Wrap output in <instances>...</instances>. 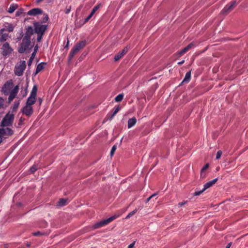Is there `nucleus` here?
<instances>
[{"instance_id": "nucleus-1", "label": "nucleus", "mask_w": 248, "mask_h": 248, "mask_svg": "<svg viewBox=\"0 0 248 248\" xmlns=\"http://www.w3.org/2000/svg\"><path fill=\"white\" fill-rule=\"evenodd\" d=\"M19 87L18 85L14 87L13 81L12 79L7 81L2 87L1 91L5 95H8V101L11 102L16 97L18 93Z\"/></svg>"}, {"instance_id": "nucleus-2", "label": "nucleus", "mask_w": 248, "mask_h": 248, "mask_svg": "<svg viewBox=\"0 0 248 248\" xmlns=\"http://www.w3.org/2000/svg\"><path fill=\"white\" fill-rule=\"evenodd\" d=\"M15 118V114L9 112L3 118L0 126L2 127H7L12 126Z\"/></svg>"}, {"instance_id": "nucleus-3", "label": "nucleus", "mask_w": 248, "mask_h": 248, "mask_svg": "<svg viewBox=\"0 0 248 248\" xmlns=\"http://www.w3.org/2000/svg\"><path fill=\"white\" fill-rule=\"evenodd\" d=\"M37 88L36 86H34L32 89L29 97L27 99L26 105L32 106L36 101Z\"/></svg>"}, {"instance_id": "nucleus-4", "label": "nucleus", "mask_w": 248, "mask_h": 248, "mask_svg": "<svg viewBox=\"0 0 248 248\" xmlns=\"http://www.w3.org/2000/svg\"><path fill=\"white\" fill-rule=\"evenodd\" d=\"M26 68V62L21 61L17 63L15 67L14 73L16 76H21Z\"/></svg>"}, {"instance_id": "nucleus-5", "label": "nucleus", "mask_w": 248, "mask_h": 248, "mask_svg": "<svg viewBox=\"0 0 248 248\" xmlns=\"http://www.w3.org/2000/svg\"><path fill=\"white\" fill-rule=\"evenodd\" d=\"M30 43V37L25 35L23 38L22 42L18 49V52L20 53H24L29 48Z\"/></svg>"}, {"instance_id": "nucleus-6", "label": "nucleus", "mask_w": 248, "mask_h": 248, "mask_svg": "<svg viewBox=\"0 0 248 248\" xmlns=\"http://www.w3.org/2000/svg\"><path fill=\"white\" fill-rule=\"evenodd\" d=\"M116 217H117L116 216H114L111 217L107 219L102 220L95 223L93 226V227L94 229L100 228L103 226H104L107 225L109 223H110V222H111L112 221H113V220L116 219Z\"/></svg>"}, {"instance_id": "nucleus-7", "label": "nucleus", "mask_w": 248, "mask_h": 248, "mask_svg": "<svg viewBox=\"0 0 248 248\" xmlns=\"http://www.w3.org/2000/svg\"><path fill=\"white\" fill-rule=\"evenodd\" d=\"M13 133L12 129L9 127L0 128V138L2 140L12 136Z\"/></svg>"}, {"instance_id": "nucleus-8", "label": "nucleus", "mask_w": 248, "mask_h": 248, "mask_svg": "<svg viewBox=\"0 0 248 248\" xmlns=\"http://www.w3.org/2000/svg\"><path fill=\"white\" fill-rule=\"evenodd\" d=\"M1 49L2 50V55L5 57L9 55L13 51V49L10 46L9 43L7 42L3 44Z\"/></svg>"}, {"instance_id": "nucleus-9", "label": "nucleus", "mask_w": 248, "mask_h": 248, "mask_svg": "<svg viewBox=\"0 0 248 248\" xmlns=\"http://www.w3.org/2000/svg\"><path fill=\"white\" fill-rule=\"evenodd\" d=\"M46 29V26L45 25H42L39 23L34 24V30L37 34H43Z\"/></svg>"}, {"instance_id": "nucleus-10", "label": "nucleus", "mask_w": 248, "mask_h": 248, "mask_svg": "<svg viewBox=\"0 0 248 248\" xmlns=\"http://www.w3.org/2000/svg\"><path fill=\"white\" fill-rule=\"evenodd\" d=\"M21 112L28 117L31 116L33 113L32 106L26 105L21 110Z\"/></svg>"}, {"instance_id": "nucleus-11", "label": "nucleus", "mask_w": 248, "mask_h": 248, "mask_svg": "<svg viewBox=\"0 0 248 248\" xmlns=\"http://www.w3.org/2000/svg\"><path fill=\"white\" fill-rule=\"evenodd\" d=\"M127 47H124L121 52H119L114 57V61H117L120 60L124 55H125L128 51Z\"/></svg>"}, {"instance_id": "nucleus-12", "label": "nucleus", "mask_w": 248, "mask_h": 248, "mask_svg": "<svg viewBox=\"0 0 248 248\" xmlns=\"http://www.w3.org/2000/svg\"><path fill=\"white\" fill-rule=\"evenodd\" d=\"M42 11L39 8H34L30 11L27 13V15L29 16H36L37 15L42 14Z\"/></svg>"}, {"instance_id": "nucleus-13", "label": "nucleus", "mask_w": 248, "mask_h": 248, "mask_svg": "<svg viewBox=\"0 0 248 248\" xmlns=\"http://www.w3.org/2000/svg\"><path fill=\"white\" fill-rule=\"evenodd\" d=\"M99 8V5L95 6L93 8L90 14L85 18V22H88L91 19V18L93 16L94 14V13Z\"/></svg>"}, {"instance_id": "nucleus-14", "label": "nucleus", "mask_w": 248, "mask_h": 248, "mask_svg": "<svg viewBox=\"0 0 248 248\" xmlns=\"http://www.w3.org/2000/svg\"><path fill=\"white\" fill-rule=\"evenodd\" d=\"M217 181V178H215L213 179V180L210 181L208 182L207 183H205L203 186V188L204 189H207V188H209L211 186H212L213 185H214Z\"/></svg>"}, {"instance_id": "nucleus-15", "label": "nucleus", "mask_w": 248, "mask_h": 248, "mask_svg": "<svg viewBox=\"0 0 248 248\" xmlns=\"http://www.w3.org/2000/svg\"><path fill=\"white\" fill-rule=\"evenodd\" d=\"M137 122V119L135 117L129 119L127 122L128 128H130L133 126Z\"/></svg>"}, {"instance_id": "nucleus-16", "label": "nucleus", "mask_w": 248, "mask_h": 248, "mask_svg": "<svg viewBox=\"0 0 248 248\" xmlns=\"http://www.w3.org/2000/svg\"><path fill=\"white\" fill-rule=\"evenodd\" d=\"M191 78V71L187 72L185 75V78L180 84H182L183 83H188Z\"/></svg>"}, {"instance_id": "nucleus-17", "label": "nucleus", "mask_w": 248, "mask_h": 248, "mask_svg": "<svg viewBox=\"0 0 248 248\" xmlns=\"http://www.w3.org/2000/svg\"><path fill=\"white\" fill-rule=\"evenodd\" d=\"M86 42L85 41H82L75 45L74 47H75L77 49H78L79 51L86 46Z\"/></svg>"}, {"instance_id": "nucleus-18", "label": "nucleus", "mask_w": 248, "mask_h": 248, "mask_svg": "<svg viewBox=\"0 0 248 248\" xmlns=\"http://www.w3.org/2000/svg\"><path fill=\"white\" fill-rule=\"evenodd\" d=\"M79 51L78 49H77L75 47H74L71 50L69 55V59L71 60L73 57Z\"/></svg>"}, {"instance_id": "nucleus-19", "label": "nucleus", "mask_w": 248, "mask_h": 248, "mask_svg": "<svg viewBox=\"0 0 248 248\" xmlns=\"http://www.w3.org/2000/svg\"><path fill=\"white\" fill-rule=\"evenodd\" d=\"M46 65V63L45 62H41L38 64L36 69L35 74H36L45 68Z\"/></svg>"}, {"instance_id": "nucleus-20", "label": "nucleus", "mask_w": 248, "mask_h": 248, "mask_svg": "<svg viewBox=\"0 0 248 248\" xmlns=\"http://www.w3.org/2000/svg\"><path fill=\"white\" fill-rule=\"evenodd\" d=\"M18 7V5L16 3H12L8 10V13H13Z\"/></svg>"}, {"instance_id": "nucleus-21", "label": "nucleus", "mask_w": 248, "mask_h": 248, "mask_svg": "<svg viewBox=\"0 0 248 248\" xmlns=\"http://www.w3.org/2000/svg\"><path fill=\"white\" fill-rule=\"evenodd\" d=\"M19 101H17L15 102L13 107L12 108L13 113H15L16 111V110L19 106Z\"/></svg>"}, {"instance_id": "nucleus-22", "label": "nucleus", "mask_w": 248, "mask_h": 248, "mask_svg": "<svg viewBox=\"0 0 248 248\" xmlns=\"http://www.w3.org/2000/svg\"><path fill=\"white\" fill-rule=\"evenodd\" d=\"M124 98V94L121 93L116 96L115 98V101L117 102L121 101Z\"/></svg>"}, {"instance_id": "nucleus-23", "label": "nucleus", "mask_w": 248, "mask_h": 248, "mask_svg": "<svg viewBox=\"0 0 248 248\" xmlns=\"http://www.w3.org/2000/svg\"><path fill=\"white\" fill-rule=\"evenodd\" d=\"M6 30L8 31L9 32H11L13 31L14 27L11 24H8L7 26H5Z\"/></svg>"}, {"instance_id": "nucleus-24", "label": "nucleus", "mask_w": 248, "mask_h": 248, "mask_svg": "<svg viewBox=\"0 0 248 248\" xmlns=\"http://www.w3.org/2000/svg\"><path fill=\"white\" fill-rule=\"evenodd\" d=\"M66 200L64 199H60L58 205L60 206H63L66 204Z\"/></svg>"}, {"instance_id": "nucleus-25", "label": "nucleus", "mask_w": 248, "mask_h": 248, "mask_svg": "<svg viewBox=\"0 0 248 248\" xmlns=\"http://www.w3.org/2000/svg\"><path fill=\"white\" fill-rule=\"evenodd\" d=\"M35 56V52H33L32 53L31 56V57H30V58L29 59V61L28 62V65L29 66L31 64L32 61L34 59Z\"/></svg>"}, {"instance_id": "nucleus-26", "label": "nucleus", "mask_w": 248, "mask_h": 248, "mask_svg": "<svg viewBox=\"0 0 248 248\" xmlns=\"http://www.w3.org/2000/svg\"><path fill=\"white\" fill-rule=\"evenodd\" d=\"M120 107L119 106H117L115 109V110L113 112V113L112 114V115H111L110 116V119H112L113 117L118 112V111L120 110Z\"/></svg>"}, {"instance_id": "nucleus-27", "label": "nucleus", "mask_w": 248, "mask_h": 248, "mask_svg": "<svg viewBox=\"0 0 248 248\" xmlns=\"http://www.w3.org/2000/svg\"><path fill=\"white\" fill-rule=\"evenodd\" d=\"M138 210L137 209H135L133 211L129 213L127 216L125 218L127 219L131 217L132 216H133L137 212Z\"/></svg>"}, {"instance_id": "nucleus-28", "label": "nucleus", "mask_w": 248, "mask_h": 248, "mask_svg": "<svg viewBox=\"0 0 248 248\" xmlns=\"http://www.w3.org/2000/svg\"><path fill=\"white\" fill-rule=\"evenodd\" d=\"M8 37V34H3L0 38V42H4L6 41Z\"/></svg>"}, {"instance_id": "nucleus-29", "label": "nucleus", "mask_w": 248, "mask_h": 248, "mask_svg": "<svg viewBox=\"0 0 248 248\" xmlns=\"http://www.w3.org/2000/svg\"><path fill=\"white\" fill-rule=\"evenodd\" d=\"M232 7V3H230V5L228 7L226 6L225 7H224V8L222 10V12L225 13L228 10H230Z\"/></svg>"}, {"instance_id": "nucleus-30", "label": "nucleus", "mask_w": 248, "mask_h": 248, "mask_svg": "<svg viewBox=\"0 0 248 248\" xmlns=\"http://www.w3.org/2000/svg\"><path fill=\"white\" fill-rule=\"evenodd\" d=\"M195 46V44L194 43L192 42L190 43L188 45H187L186 47L187 49V50H189L190 49L194 48Z\"/></svg>"}, {"instance_id": "nucleus-31", "label": "nucleus", "mask_w": 248, "mask_h": 248, "mask_svg": "<svg viewBox=\"0 0 248 248\" xmlns=\"http://www.w3.org/2000/svg\"><path fill=\"white\" fill-rule=\"evenodd\" d=\"M38 169V167L36 165H33L30 168V171L31 173L34 172L37 169Z\"/></svg>"}, {"instance_id": "nucleus-32", "label": "nucleus", "mask_w": 248, "mask_h": 248, "mask_svg": "<svg viewBox=\"0 0 248 248\" xmlns=\"http://www.w3.org/2000/svg\"><path fill=\"white\" fill-rule=\"evenodd\" d=\"M116 148H117L116 145H114L112 146V147L111 149L110 153V155L111 156L113 155L116 150Z\"/></svg>"}, {"instance_id": "nucleus-33", "label": "nucleus", "mask_w": 248, "mask_h": 248, "mask_svg": "<svg viewBox=\"0 0 248 248\" xmlns=\"http://www.w3.org/2000/svg\"><path fill=\"white\" fill-rule=\"evenodd\" d=\"M205 190V189H204V188H203V189L202 190L199 191L195 192L194 193L193 195L194 196H199V195H201Z\"/></svg>"}, {"instance_id": "nucleus-34", "label": "nucleus", "mask_w": 248, "mask_h": 248, "mask_svg": "<svg viewBox=\"0 0 248 248\" xmlns=\"http://www.w3.org/2000/svg\"><path fill=\"white\" fill-rule=\"evenodd\" d=\"M187 51H188L186 47H185L184 48H183L182 50H181L179 52V54L180 55H182L185 53H186Z\"/></svg>"}, {"instance_id": "nucleus-35", "label": "nucleus", "mask_w": 248, "mask_h": 248, "mask_svg": "<svg viewBox=\"0 0 248 248\" xmlns=\"http://www.w3.org/2000/svg\"><path fill=\"white\" fill-rule=\"evenodd\" d=\"M222 152L221 151H218L216 155V159H218L220 158L221 155H222Z\"/></svg>"}, {"instance_id": "nucleus-36", "label": "nucleus", "mask_w": 248, "mask_h": 248, "mask_svg": "<svg viewBox=\"0 0 248 248\" xmlns=\"http://www.w3.org/2000/svg\"><path fill=\"white\" fill-rule=\"evenodd\" d=\"M209 167V164H206L202 169V173H203L204 171H205Z\"/></svg>"}, {"instance_id": "nucleus-37", "label": "nucleus", "mask_w": 248, "mask_h": 248, "mask_svg": "<svg viewBox=\"0 0 248 248\" xmlns=\"http://www.w3.org/2000/svg\"><path fill=\"white\" fill-rule=\"evenodd\" d=\"M71 9V6H67L66 7V10H65V14H69L70 12Z\"/></svg>"}, {"instance_id": "nucleus-38", "label": "nucleus", "mask_w": 248, "mask_h": 248, "mask_svg": "<svg viewBox=\"0 0 248 248\" xmlns=\"http://www.w3.org/2000/svg\"><path fill=\"white\" fill-rule=\"evenodd\" d=\"M38 34V37H37V40L38 42H40L42 39V36L43 34Z\"/></svg>"}, {"instance_id": "nucleus-39", "label": "nucleus", "mask_w": 248, "mask_h": 248, "mask_svg": "<svg viewBox=\"0 0 248 248\" xmlns=\"http://www.w3.org/2000/svg\"><path fill=\"white\" fill-rule=\"evenodd\" d=\"M42 234L43 233L39 231L33 233L34 236H39Z\"/></svg>"}, {"instance_id": "nucleus-40", "label": "nucleus", "mask_w": 248, "mask_h": 248, "mask_svg": "<svg viewBox=\"0 0 248 248\" xmlns=\"http://www.w3.org/2000/svg\"><path fill=\"white\" fill-rule=\"evenodd\" d=\"M4 103V100L0 97V108L3 107Z\"/></svg>"}, {"instance_id": "nucleus-41", "label": "nucleus", "mask_w": 248, "mask_h": 248, "mask_svg": "<svg viewBox=\"0 0 248 248\" xmlns=\"http://www.w3.org/2000/svg\"><path fill=\"white\" fill-rule=\"evenodd\" d=\"M134 245H135V242H133V243L130 244L128 246L127 248H133Z\"/></svg>"}, {"instance_id": "nucleus-42", "label": "nucleus", "mask_w": 248, "mask_h": 248, "mask_svg": "<svg viewBox=\"0 0 248 248\" xmlns=\"http://www.w3.org/2000/svg\"><path fill=\"white\" fill-rule=\"evenodd\" d=\"M186 203V202L184 201L178 203V205L181 207Z\"/></svg>"}, {"instance_id": "nucleus-43", "label": "nucleus", "mask_w": 248, "mask_h": 248, "mask_svg": "<svg viewBox=\"0 0 248 248\" xmlns=\"http://www.w3.org/2000/svg\"><path fill=\"white\" fill-rule=\"evenodd\" d=\"M22 12L21 11H17L16 12V16H19L22 14Z\"/></svg>"}, {"instance_id": "nucleus-44", "label": "nucleus", "mask_w": 248, "mask_h": 248, "mask_svg": "<svg viewBox=\"0 0 248 248\" xmlns=\"http://www.w3.org/2000/svg\"><path fill=\"white\" fill-rule=\"evenodd\" d=\"M201 177H202L203 178L205 177V173L204 172V171L203 172V173H202V170H201Z\"/></svg>"}, {"instance_id": "nucleus-45", "label": "nucleus", "mask_w": 248, "mask_h": 248, "mask_svg": "<svg viewBox=\"0 0 248 248\" xmlns=\"http://www.w3.org/2000/svg\"><path fill=\"white\" fill-rule=\"evenodd\" d=\"M232 245V242H230L228 244L227 246L226 247V248H230L231 246Z\"/></svg>"}, {"instance_id": "nucleus-46", "label": "nucleus", "mask_w": 248, "mask_h": 248, "mask_svg": "<svg viewBox=\"0 0 248 248\" xmlns=\"http://www.w3.org/2000/svg\"><path fill=\"white\" fill-rule=\"evenodd\" d=\"M9 245L8 244H5L3 245V248H8Z\"/></svg>"}, {"instance_id": "nucleus-47", "label": "nucleus", "mask_w": 248, "mask_h": 248, "mask_svg": "<svg viewBox=\"0 0 248 248\" xmlns=\"http://www.w3.org/2000/svg\"><path fill=\"white\" fill-rule=\"evenodd\" d=\"M37 50H38V46H36L34 48V52H35L36 53V51H37Z\"/></svg>"}, {"instance_id": "nucleus-48", "label": "nucleus", "mask_w": 248, "mask_h": 248, "mask_svg": "<svg viewBox=\"0 0 248 248\" xmlns=\"http://www.w3.org/2000/svg\"><path fill=\"white\" fill-rule=\"evenodd\" d=\"M69 41L68 40L67 42V44H66V46H65V48H68V46H69Z\"/></svg>"}, {"instance_id": "nucleus-49", "label": "nucleus", "mask_w": 248, "mask_h": 248, "mask_svg": "<svg viewBox=\"0 0 248 248\" xmlns=\"http://www.w3.org/2000/svg\"><path fill=\"white\" fill-rule=\"evenodd\" d=\"M184 61L183 60V61H182L179 62L178 63V64L179 65H181V64H182L183 63H184Z\"/></svg>"}, {"instance_id": "nucleus-50", "label": "nucleus", "mask_w": 248, "mask_h": 248, "mask_svg": "<svg viewBox=\"0 0 248 248\" xmlns=\"http://www.w3.org/2000/svg\"><path fill=\"white\" fill-rule=\"evenodd\" d=\"M151 199H152V198H151V197H148V198L146 199V202H149V201Z\"/></svg>"}, {"instance_id": "nucleus-51", "label": "nucleus", "mask_w": 248, "mask_h": 248, "mask_svg": "<svg viewBox=\"0 0 248 248\" xmlns=\"http://www.w3.org/2000/svg\"><path fill=\"white\" fill-rule=\"evenodd\" d=\"M156 195H157V193H154V194H152L151 196H150V197H151V198H152L153 197L156 196Z\"/></svg>"}, {"instance_id": "nucleus-52", "label": "nucleus", "mask_w": 248, "mask_h": 248, "mask_svg": "<svg viewBox=\"0 0 248 248\" xmlns=\"http://www.w3.org/2000/svg\"><path fill=\"white\" fill-rule=\"evenodd\" d=\"M39 105H40L42 104V100L41 98H39Z\"/></svg>"}, {"instance_id": "nucleus-53", "label": "nucleus", "mask_w": 248, "mask_h": 248, "mask_svg": "<svg viewBox=\"0 0 248 248\" xmlns=\"http://www.w3.org/2000/svg\"><path fill=\"white\" fill-rule=\"evenodd\" d=\"M2 142V139L0 138V144Z\"/></svg>"}, {"instance_id": "nucleus-54", "label": "nucleus", "mask_w": 248, "mask_h": 248, "mask_svg": "<svg viewBox=\"0 0 248 248\" xmlns=\"http://www.w3.org/2000/svg\"><path fill=\"white\" fill-rule=\"evenodd\" d=\"M226 178V176H225V175H223V176H222V178Z\"/></svg>"}]
</instances>
